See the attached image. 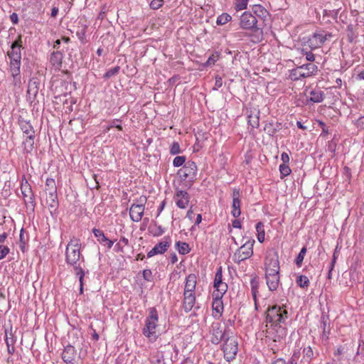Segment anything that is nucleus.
<instances>
[{
    "instance_id": "f257e3e1",
    "label": "nucleus",
    "mask_w": 364,
    "mask_h": 364,
    "mask_svg": "<svg viewBox=\"0 0 364 364\" xmlns=\"http://www.w3.org/2000/svg\"><path fill=\"white\" fill-rule=\"evenodd\" d=\"M288 311L284 306L274 305L267 313L266 337L274 342L280 341L287 336L286 328L282 326L287 318Z\"/></svg>"
},
{
    "instance_id": "f03ea898",
    "label": "nucleus",
    "mask_w": 364,
    "mask_h": 364,
    "mask_svg": "<svg viewBox=\"0 0 364 364\" xmlns=\"http://www.w3.org/2000/svg\"><path fill=\"white\" fill-rule=\"evenodd\" d=\"M81 243L79 239L72 238L67 245L65 250L66 263L75 268L85 262V258L80 252Z\"/></svg>"
},
{
    "instance_id": "7ed1b4c3",
    "label": "nucleus",
    "mask_w": 364,
    "mask_h": 364,
    "mask_svg": "<svg viewBox=\"0 0 364 364\" xmlns=\"http://www.w3.org/2000/svg\"><path fill=\"white\" fill-rule=\"evenodd\" d=\"M257 23V18L251 12L245 11L240 16V28L253 31L255 33L253 35L254 41L259 42L263 38V31L262 28L258 26Z\"/></svg>"
},
{
    "instance_id": "20e7f679",
    "label": "nucleus",
    "mask_w": 364,
    "mask_h": 364,
    "mask_svg": "<svg viewBox=\"0 0 364 364\" xmlns=\"http://www.w3.org/2000/svg\"><path fill=\"white\" fill-rule=\"evenodd\" d=\"M198 168L195 162L188 161L178 171V175L183 182L184 187L191 188L196 180Z\"/></svg>"
},
{
    "instance_id": "39448f33",
    "label": "nucleus",
    "mask_w": 364,
    "mask_h": 364,
    "mask_svg": "<svg viewBox=\"0 0 364 364\" xmlns=\"http://www.w3.org/2000/svg\"><path fill=\"white\" fill-rule=\"evenodd\" d=\"M159 321L158 312L154 307L149 309V316L145 321V326L143 328V334L149 339L156 338V328Z\"/></svg>"
},
{
    "instance_id": "423d86ee",
    "label": "nucleus",
    "mask_w": 364,
    "mask_h": 364,
    "mask_svg": "<svg viewBox=\"0 0 364 364\" xmlns=\"http://www.w3.org/2000/svg\"><path fill=\"white\" fill-rule=\"evenodd\" d=\"M254 244V240H249L245 244H243L239 249H237L233 256L234 262L239 264L242 261H244L252 257V255H253Z\"/></svg>"
},
{
    "instance_id": "0eeeda50",
    "label": "nucleus",
    "mask_w": 364,
    "mask_h": 364,
    "mask_svg": "<svg viewBox=\"0 0 364 364\" xmlns=\"http://www.w3.org/2000/svg\"><path fill=\"white\" fill-rule=\"evenodd\" d=\"M332 37L331 33L323 30H318L314 32L309 39V44L311 49L321 48L324 43Z\"/></svg>"
},
{
    "instance_id": "6e6552de",
    "label": "nucleus",
    "mask_w": 364,
    "mask_h": 364,
    "mask_svg": "<svg viewBox=\"0 0 364 364\" xmlns=\"http://www.w3.org/2000/svg\"><path fill=\"white\" fill-rule=\"evenodd\" d=\"M223 350L224 353V358L226 360L230 361L235 359L238 350L236 339L235 338L228 337L225 339Z\"/></svg>"
},
{
    "instance_id": "1a4fd4ad",
    "label": "nucleus",
    "mask_w": 364,
    "mask_h": 364,
    "mask_svg": "<svg viewBox=\"0 0 364 364\" xmlns=\"http://www.w3.org/2000/svg\"><path fill=\"white\" fill-rule=\"evenodd\" d=\"M146 201V198L145 197H141L138 202L139 203H133L129 208V216L132 221L134 222H139L142 216L144 215V203Z\"/></svg>"
},
{
    "instance_id": "9d476101",
    "label": "nucleus",
    "mask_w": 364,
    "mask_h": 364,
    "mask_svg": "<svg viewBox=\"0 0 364 364\" xmlns=\"http://www.w3.org/2000/svg\"><path fill=\"white\" fill-rule=\"evenodd\" d=\"M21 190L26 205L28 208H31L32 210H34L36 205L35 197L27 181L21 183Z\"/></svg>"
},
{
    "instance_id": "9b49d317",
    "label": "nucleus",
    "mask_w": 364,
    "mask_h": 364,
    "mask_svg": "<svg viewBox=\"0 0 364 364\" xmlns=\"http://www.w3.org/2000/svg\"><path fill=\"white\" fill-rule=\"evenodd\" d=\"M171 244V239L169 236L164 237V240L156 244L148 253L147 257H151L156 255L164 254Z\"/></svg>"
},
{
    "instance_id": "f8f14e48",
    "label": "nucleus",
    "mask_w": 364,
    "mask_h": 364,
    "mask_svg": "<svg viewBox=\"0 0 364 364\" xmlns=\"http://www.w3.org/2000/svg\"><path fill=\"white\" fill-rule=\"evenodd\" d=\"M173 198L178 208L185 209L190 201V195L185 191L176 188Z\"/></svg>"
},
{
    "instance_id": "ddd939ff",
    "label": "nucleus",
    "mask_w": 364,
    "mask_h": 364,
    "mask_svg": "<svg viewBox=\"0 0 364 364\" xmlns=\"http://www.w3.org/2000/svg\"><path fill=\"white\" fill-rule=\"evenodd\" d=\"M22 46L21 36H18L17 39L14 41L11 46V50L8 51L7 55L9 59H21V48Z\"/></svg>"
},
{
    "instance_id": "4468645a",
    "label": "nucleus",
    "mask_w": 364,
    "mask_h": 364,
    "mask_svg": "<svg viewBox=\"0 0 364 364\" xmlns=\"http://www.w3.org/2000/svg\"><path fill=\"white\" fill-rule=\"evenodd\" d=\"M232 215L234 218H238L241 214L240 210V191L234 189L232 192Z\"/></svg>"
},
{
    "instance_id": "2eb2a0df",
    "label": "nucleus",
    "mask_w": 364,
    "mask_h": 364,
    "mask_svg": "<svg viewBox=\"0 0 364 364\" xmlns=\"http://www.w3.org/2000/svg\"><path fill=\"white\" fill-rule=\"evenodd\" d=\"M76 356V350L71 346L68 345L64 348L62 353V359L67 364H74V360Z\"/></svg>"
},
{
    "instance_id": "dca6fc26",
    "label": "nucleus",
    "mask_w": 364,
    "mask_h": 364,
    "mask_svg": "<svg viewBox=\"0 0 364 364\" xmlns=\"http://www.w3.org/2000/svg\"><path fill=\"white\" fill-rule=\"evenodd\" d=\"M196 280L195 274H190L186 277L183 294H195Z\"/></svg>"
},
{
    "instance_id": "f3484780",
    "label": "nucleus",
    "mask_w": 364,
    "mask_h": 364,
    "mask_svg": "<svg viewBox=\"0 0 364 364\" xmlns=\"http://www.w3.org/2000/svg\"><path fill=\"white\" fill-rule=\"evenodd\" d=\"M92 232L101 245L107 246L108 249L113 246L114 241L109 240L101 230L93 228Z\"/></svg>"
},
{
    "instance_id": "a211bd4d",
    "label": "nucleus",
    "mask_w": 364,
    "mask_h": 364,
    "mask_svg": "<svg viewBox=\"0 0 364 364\" xmlns=\"http://www.w3.org/2000/svg\"><path fill=\"white\" fill-rule=\"evenodd\" d=\"M63 54L61 51H53L50 54V62L55 70H60L62 67Z\"/></svg>"
},
{
    "instance_id": "6ab92c4d",
    "label": "nucleus",
    "mask_w": 364,
    "mask_h": 364,
    "mask_svg": "<svg viewBox=\"0 0 364 364\" xmlns=\"http://www.w3.org/2000/svg\"><path fill=\"white\" fill-rule=\"evenodd\" d=\"M195 303V294H183V308L186 313H188L192 310Z\"/></svg>"
},
{
    "instance_id": "aec40b11",
    "label": "nucleus",
    "mask_w": 364,
    "mask_h": 364,
    "mask_svg": "<svg viewBox=\"0 0 364 364\" xmlns=\"http://www.w3.org/2000/svg\"><path fill=\"white\" fill-rule=\"evenodd\" d=\"M227 331H223L217 324V326H213V337L211 342L214 344H218L222 340L225 339Z\"/></svg>"
},
{
    "instance_id": "412c9836",
    "label": "nucleus",
    "mask_w": 364,
    "mask_h": 364,
    "mask_svg": "<svg viewBox=\"0 0 364 364\" xmlns=\"http://www.w3.org/2000/svg\"><path fill=\"white\" fill-rule=\"evenodd\" d=\"M18 125L22 132L26 136L35 135V130L30 121L25 120L24 119L20 117L18 119Z\"/></svg>"
},
{
    "instance_id": "4be33fe9",
    "label": "nucleus",
    "mask_w": 364,
    "mask_h": 364,
    "mask_svg": "<svg viewBox=\"0 0 364 364\" xmlns=\"http://www.w3.org/2000/svg\"><path fill=\"white\" fill-rule=\"evenodd\" d=\"M301 72L304 73V77L316 75L318 72V66L313 63H309L299 66Z\"/></svg>"
},
{
    "instance_id": "5701e85b",
    "label": "nucleus",
    "mask_w": 364,
    "mask_h": 364,
    "mask_svg": "<svg viewBox=\"0 0 364 364\" xmlns=\"http://www.w3.org/2000/svg\"><path fill=\"white\" fill-rule=\"evenodd\" d=\"M265 269H275L280 270L279 257L277 253L267 257L265 261Z\"/></svg>"
},
{
    "instance_id": "b1692460",
    "label": "nucleus",
    "mask_w": 364,
    "mask_h": 364,
    "mask_svg": "<svg viewBox=\"0 0 364 364\" xmlns=\"http://www.w3.org/2000/svg\"><path fill=\"white\" fill-rule=\"evenodd\" d=\"M252 11L256 18H259L265 21L266 18L269 16L268 11L260 4H255L252 6Z\"/></svg>"
},
{
    "instance_id": "393cba45",
    "label": "nucleus",
    "mask_w": 364,
    "mask_h": 364,
    "mask_svg": "<svg viewBox=\"0 0 364 364\" xmlns=\"http://www.w3.org/2000/svg\"><path fill=\"white\" fill-rule=\"evenodd\" d=\"M266 284L268 289L271 291H276L279 287L280 282V276H274L269 274V276H265Z\"/></svg>"
},
{
    "instance_id": "a878e982",
    "label": "nucleus",
    "mask_w": 364,
    "mask_h": 364,
    "mask_svg": "<svg viewBox=\"0 0 364 364\" xmlns=\"http://www.w3.org/2000/svg\"><path fill=\"white\" fill-rule=\"evenodd\" d=\"M20 66L21 59H10V70L15 82L20 75Z\"/></svg>"
},
{
    "instance_id": "bb28decb",
    "label": "nucleus",
    "mask_w": 364,
    "mask_h": 364,
    "mask_svg": "<svg viewBox=\"0 0 364 364\" xmlns=\"http://www.w3.org/2000/svg\"><path fill=\"white\" fill-rule=\"evenodd\" d=\"M310 98L309 100L314 103L321 102L325 97L324 92L319 89H314L309 92Z\"/></svg>"
},
{
    "instance_id": "cd10ccee",
    "label": "nucleus",
    "mask_w": 364,
    "mask_h": 364,
    "mask_svg": "<svg viewBox=\"0 0 364 364\" xmlns=\"http://www.w3.org/2000/svg\"><path fill=\"white\" fill-rule=\"evenodd\" d=\"M73 272L79 279L80 294H82L83 293L84 277L85 275V272L84 271L82 266H80V267H75V268H73Z\"/></svg>"
},
{
    "instance_id": "c85d7f7f",
    "label": "nucleus",
    "mask_w": 364,
    "mask_h": 364,
    "mask_svg": "<svg viewBox=\"0 0 364 364\" xmlns=\"http://www.w3.org/2000/svg\"><path fill=\"white\" fill-rule=\"evenodd\" d=\"M259 286V282L257 277H254L250 280L251 291L255 304L257 306V295L258 294V289Z\"/></svg>"
},
{
    "instance_id": "c756f323",
    "label": "nucleus",
    "mask_w": 364,
    "mask_h": 364,
    "mask_svg": "<svg viewBox=\"0 0 364 364\" xmlns=\"http://www.w3.org/2000/svg\"><path fill=\"white\" fill-rule=\"evenodd\" d=\"M48 195L46 203L48 204L50 211L55 210L58 206L57 192L49 193Z\"/></svg>"
},
{
    "instance_id": "7c9ffc66",
    "label": "nucleus",
    "mask_w": 364,
    "mask_h": 364,
    "mask_svg": "<svg viewBox=\"0 0 364 364\" xmlns=\"http://www.w3.org/2000/svg\"><path fill=\"white\" fill-rule=\"evenodd\" d=\"M35 136H36V135L26 136V139L23 141L24 150L27 153H31L33 150Z\"/></svg>"
},
{
    "instance_id": "2f4dec72",
    "label": "nucleus",
    "mask_w": 364,
    "mask_h": 364,
    "mask_svg": "<svg viewBox=\"0 0 364 364\" xmlns=\"http://www.w3.org/2000/svg\"><path fill=\"white\" fill-rule=\"evenodd\" d=\"M289 78L293 81H297L304 77V72H301V69L299 66L292 69L290 71Z\"/></svg>"
},
{
    "instance_id": "473e14b6",
    "label": "nucleus",
    "mask_w": 364,
    "mask_h": 364,
    "mask_svg": "<svg viewBox=\"0 0 364 364\" xmlns=\"http://www.w3.org/2000/svg\"><path fill=\"white\" fill-rule=\"evenodd\" d=\"M248 123L252 128H257L259 125V112L248 115Z\"/></svg>"
},
{
    "instance_id": "72a5a7b5",
    "label": "nucleus",
    "mask_w": 364,
    "mask_h": 364,
    "mask_svg": "<svg viewBox=\"0 0 364 364\" xmlns=\"http://www.w3.org/2000/svg\"><path fill=\"white\" fill-rule=\"evenodd\" d=\"M255 228L257 232V240L259 242L262 243L264 242V236H265L264 225L263 223L258 222L256 224Z\"/></svg>"
},
{
    "instance_id": "f704fd0d",
    "label": "nucleus",
    "mask_w": 364,
    "mask_h": 364,
    "mask_svg": "<svg viewBox=\"0 0 364 364\" xmlns=\"http://www.w3.org/2000/svg\"><path fill=\"white\" fill-rule=\"evenodd\" d=\"M149 230L154 237H159L165 232L164 228L161 225H157L156 223L151 225Z\"/></svg>"
},
{
    "instance_id": "c9c22d12",
    "label": "nucleus",
    "mask_w": 364,
    "mask_h": 364,
    "mask_svg": "<svg viewBox=\"0 0 364 364\" xmlns=\"http://www.w3.org/2000/svg\"><path fill=\"white\" fill-rule=\"evenodd\" d=\"M176 247L178 252L181 255H186L190 252L191 248L189 245L184 242L178 241L176 242Z\"/></svg>"
},
{
    "instance_id": "e433bc0d",
    "label": "nucleus",
    "mask_w": 364,
    "mask_h": 364,
    "mask_svg": "<svg viewBox=\"0 0 364 364\" xmlns=\"http://www.w3.org/2000/svg\"><path fill=\"white\" fill-rule=\"evenodd\" d=\"M215 298L213 302V309L218 314H221L223 310V304L222 301V297H217L215 295Z\"/></svg>"
},
{
    "instance_id": "4c0bfd02",
    "label": "nucleus",
    "mask_w": 364,
    "mask_h": 364,
    "mask_svg": "<svg viewBox=\"0 0 364 364\" xmlns=\"http://www.w3.org/2000/svg\"><path fill=\"white\" fill-rule=\"evenodd\" d=\"M217 293L215 294L217 297H222L223 294L227 291L228 290V285L225 282H222L220 284L217 285L215 287H214Z\"/></svg>"
},
{
    "instance_id": "58836bf2",
    "label": "nucleus",
    "mask_w": 364,
    "mask_h": 364,
    "mask_svg": "<svg viewBox=\"0 0 364 364\" xmlns=\"http://www.w3.org/2000/svg\"><path fill=\"white\" fill-rule=\"evenodd\" d=\"M232 17L227 13H223L217 18L216 23L218 25H224L230 21Z\"/></svg>"
},
{
    "instance_id": "ea45409f",
    "label": "nucleus",
    "mask_w": 364,
    "mask_h": 364,
    "mask_svg": "<svg viewBox=\"0 0 364 364\" xmlns=\"http://www.w3.org/2000/svg\"><path fill=\"white\" fill-rule=\"evenodd\" d=\"M296 284L301 288H306L309 285V279L305 275H300L296 279Z\"/></svg>"
},
{
    "instance_id": "a19ab883",
    "label": "nucleus",
    "mask_w": 364,
    "mask_h": 364,
    "mask_svg": "<svg viewBox=\"0 0 364 364\" xmlns=\"http://www.w3.org/2000/svg\"><path fill=\"white\" fill-rule=\"evenodd\" d=\"M46 191H48L49 193H55L57 192V188L55 186V181L53 178H47L46 182Z\"/></svg>"
},
{
    "instance_id": "79ce46f5",
    "label": "nucleus",
    "mask_w": 364,
    "mask_h": 364,
    "mask_svg": "<svg viewBox=\"0 0 364 364\" xmlns=\"http://www.w3.org/2000/svg\"><path fill=\"white\" fill-rule=\"evenodd\" d=\"M223 282V270L222 267H219L217 269L215 275V279L213 282V287H215L217 285L220 284Z\"/></svg>"
},
{
    "instance_id": "37998d69",
    "label": "nucleus",
    "mask_w": 364,
    "mask_h": 364,
    "mask_svg": "<svg viewBox=\"0 0 364 364\" xmlns=\"http://www.w3.org/2000/svg\"><path fill=\"white\" fill-rule=\"evenodd\" d=\"M307 249L306 247H303L301 250H300V252L299 253L298 256L296 257L295 259V263L298 267H301L302 262L304 260V256L306 253Z\"/></svg>"
},
{
    "instance_id": "c03bdc74",
    "label": "nucleus",
    "mask_w": 364,
    "mask_h": 364,
    "mask_svg": "<svg viewBox=\"0 0 364 364\" xmlns=\"http://www.w3.org/2000/svg\"><path fill=\"white\" fill-rule=\"evenodd\" d=\"M120 70L119 66H115L114 68H112L109 70H108L103 75V77L105 79H109L112 77L114 75H116L119 73Z\"/></svg>"
},
{
    "instance_id": "a18cd8bd",
    "label": "nucleus",
    "mask_w": 364,
    "mask_h": 364,
    "mask_svg": "<svg viewBox=\"0 0 364 364\" xmlns=\"http://www.w3.org/2000/svg\"><path fill=\"white\" fill-rule=\"evenodd\" d=\"M249 0H235V8L237 11H242L247 9Z\"/></svg>"
},
{
    "instance_id": "49530a36",
    "label": "nucleus",
    "mask_w": 364,
    "mask_h": 364,
    "mask_svg": "<svg viewBox=\"0 0 364 364\" xmlns=\"http://www.w3.org/2000/svg\"><path fill=\"white\" fill-rule=\"evenodd\" d=\"M279 171L281 173V178H283L285 176H289L291 171L287 164H282L279 166Z\"/></svg>"
},
{
    "instance_id": "de8ad7c7",
    "label": "nucleus",
    "mask_w": 364,
    "mask_h": 364,
    "mask_svg": "<svg viewBox=\"0 0 364 364\" xmlns=\"http://www.w3.org/2000/svg\"><path fill=\"white\" fill-rule=\"evenodd\" d=\"M186 162V157L184 156H176L173 161V165L175 167H179L182 166L183 164H185Z\"/></svg>"
},
{
    "instance_id": "09e8293b",
    "label": "nucleus",
    "mask_w": 364,
    "mask_h": 364,
    "mask_svg": "<svg viewBox=\"0 0 364 364\" xmlns=\"http://www.w3.org/2000/svg\"><path fill=\"white\" fill-rule=\"evenodd\" d=\"M264 131L267 132L269 136H273L277 132V129L274 127L273 123H269L265 125Z\"/></svg>"
},
{
    "instance_id": "8fccbe9b",
    "label": "nucleus",
    "mask_w": 364,
    "mask_h": 364,
    "mask_svg": "<svg viewBox=\"0 0 364 364\" xmlns=\"http://www.w3.org/2000/svg\"><path fill=\"white\" fill-rule=\"evenodd\" d=\"M121 122V120H120V119H114V120L111 122L110 125H109V126H108V127L106 128V130H107V131H109L111 128H112V127H115V128H117L118 130L122 131L123 128H122V125H121V124H118V122Z\"/></svg>"
},
{
    "instance_id": "3c124183",
    "label": "nucleus",
    "mask_w": 364,
    "mask_h": 364,
    "mask_svg": "<svg viewBox=\"0 0 364 364\" xmlns=\"http://www.w3.org/2000/svg\"><path fill=\"white\" fill-rule=\"evenodd\" d=\"M164 4V0H152L150 3L151 9L154 10L159 9Z\"/></svg>"
},
{
    "instance_id": "603ef678",
    "label": "nucleus",
    "mask_w": 364,
    "mask_h": 364,
    "mask_svg": "<svg viewBox=\"0 0 364 364\" xmlns=\"http://www.w3.org/2000/svg\"><path fill=\"white\" fill-rule=\"evenodd\" d=\"M181 152L179 144L178 142H173L170 149V153L172 155H176Z\"/></svg>"
},
{
    "instance_id": "864d4df0",
    "label": "nucleus",
    "mask_w": 364,
    "mask_h": 364,
    "mask_svg": "<svg viewBox=\"0 0 364 364\" xmlns=\"http://www.w3.org/2000/svg\"><path fill=\"white\" fill-rule=\"evenodd\" d=\"M9 252V248L7 246L0 245V259H4Z\"/></svg>"
},
{
    "instance_id": "5fc2aeb1",
    "label": "nucleus",
    "mask_w": 364,
    "mask_h": 364,
    "mask_svg": "<svg viewBox=\"0 0 364 364\" xmlns=\"http://www.w3.org/2000/svg\"><path fill=\"white\" fill-rule=\"evenodd\" d=\"M354 124L357 128L364 130V115L360 116L358 119H357L355 121Z\"/></svg>"
},
{
    "instance_id": "6e6d98bb",
    "label": "nucleus",
    "mask_w": 364,
    "mask_h": 364,
    "mask_svg": "<svg viewBox=\"0 0 364 364\" xmlns=\"http://www.w3.org/2000/svg\"><path fill=\"white\" fill-rule=\"evenodd\" d=\"M303 353L304 355V356L306 357L308 359H311L314 355L313 350L309 346L304 348Z\"/></svg>"
},
{
    "instance_id": "4d7b16f0",
    "label": "nucleus",
    "mask_w": 364,
    "mask_h": 364,
    "mask_svg": "<svg viewBox=\"0 0 364 364\" xmlns=\"http://www.w3.org/2000/svg\"><path fill=\"white\" fill-rule=\"evenodd\" d=\"M152 272L150 269L143 271V277L145 280L150 282L152 279Z\"/></svg>"
},
{
    "instance_id": "13d9d810",
    "label": "nucleus",
    "mask_w": 364,
    "mask_h": 364,
    "mask_svg": "<svg viewBox=\"0 0 364 364\" xmlns=\"http://www.w3.org/2000/svg\"><path fill=\"white\" fill-rule=\"evenodd\" d=\"M279 269H265V276H269V274L274 275V276H279Z\"/></svg>"
},
{
    "instance_id": "bf43d9fd",
    "label": "nucleus",
    "mask_w": 364,
    "mask_h": 364,
    "mask_svg": "<svg viewBox=\"0 0 364 364\" xmlns=\"http://www.w3.org/2000/svg\"><path fill=\"white\" fill-rule=\"evenodd\" d=\"M218 60V57L217 56H215L214 55H211L207 60V61L205 62V65H214L215 63V62L217 61Z\"/></svg>"
},
{
    "instance_id": "052dcab7",
    "label": "nucleus",
    "mask_w": 364,
    "mask_h": 364,
    "mask_svg": "<svg viewBox=\"0 0 364 364\" xmlns=\"http://www.w3.org/2000/svg\"><path fill=\"white\" fill-rule=\"evenodd\" d=\"M341 8L330 11L328 16H330L333 19L337 20Z\"/></svg>"
},
{
    "instance_id": "680f3d73",
    "label": "nucleus",
    "mask_w": 364,
    "mask_h": 364,
    "mask_svg": "<svg viewBox=\"0 0 364 364\" xmlns=\"http://www.w3.org/2000/svg\"><path fill=\"white\" fill-rule=\"evenodd\" d=\"M223 85V80L222 77L220 76L215 77V86L213 87L214 90H218V88L221 87Z\"/></svg>"
},
{
    "instance_id": "e2e57ef3",
    "label": "nucleus",
    "mask_w": 364,
    "mask_h": 364,
    "mask_svg": "<svg viewBox=\"0 0 364 364\" xmlns=\"http://www.w3.org/2000/svg\"><path fill=\"white\" fill-rule=\"evenodd\" d=\"M10 20L14 24H17L18 22V16L16 13H12L10 15Z\"/></svg>"
},
{
    "instance_id": "0e129e2a",
    "label": "nucleus",
    "mask_w": 364,
    "mask_h": 364,
    "mask_svg": "<svg viewBox=\"0 0 364 364\" xmlns=\"http://www.w3.org/2000/svg\"><path fill=\"white\" fill-rule=\"evenodd\" d=\"M281 159L283 164H287L289 162V156L287 153L283 152L281 155Z\"/></svg>"
},
{
    "instance_id": "69168bd1",
    "label": "nucleus",
    "mask_w": 364,
    "mask_h": 364,
    "mask_svg": "<svg viewBox=\"0 0 364 364\" xmlns=\"http://www.w3.org/2000/svg\"><path fill=\"white\" fill-rule=\"evenodd\" d=\"M306 59L308 61H310L311 63H312L315 60V55L311 52H306Z\"/></svg>"
},
{
    "instance_id": "338daca9",
    "label": "nucleus",
    "mask_w": 364,
    "mask_h": 364,
    "mask_svg": "<svg viewBox=\"0 0 364 364\" xmlns=\"http://www.w3.org/2000/svg\"><path fill=\"white\" fill-rule=\"evenodd\" d=\"M151 364H166L163 356L161 358L157 357L155 360L151 361Z\"/></svg>"
},
{
    "instance_id": "774afa93",
    "label": "nucleus",
    "mask_w": 364,
    "mask_h": 364,
    "mask_svg": "<svg viewBox=\"0 0 364 364\" xmlns=\"http://www.w3.org/2000/svg\"><path fill=\"white\" fill-rule=\"evenodd\" d=\"M166 200H164L161 203L160 205H159V208H158V213H157V215H156L157 217L160 215V213H161L162 212V210L164 209L165 205H166Z\"/></svg>"
}]
</instances>
